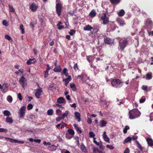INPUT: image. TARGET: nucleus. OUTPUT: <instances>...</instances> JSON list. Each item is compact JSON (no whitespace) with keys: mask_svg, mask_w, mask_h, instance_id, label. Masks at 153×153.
<instances>
[{"mask_svg":"<svg viewBox=\"0 0 153 153\" xmlns=\"http://www.w3.org/2000/svg\"><path fill=\"white\" fill-rule=\"evenodd\" d=\"M32 59H29V60H27V63L28 65H30L32 63Z\"/></svg>","mask_w":153,"mask_h":153,"instance_id":"obj_53","label":"nucleus"},{"mask_svg":"<svg viewBox=\"0 0 153 153\" xmlns=\"http://www.w3.org/2000/svg\"><path fill=\"white\" fill-rule=\"evenodd\" d=\"M62 8V6L60 4L58 3L56 4V12L58 16L61 15Z\"/></svg>","mask_w":153,"mask_h":153,"instance_id":"obj_5","label":"nucleus"},{"mask_svg":"<svg viewBox=\"0 0 153 153\" xmlns=\"http://www.w3.org/2000/svg\"><path fill=\"white\" fill-rule=\"evenodd\" d=\"M70 87L71 88H76V85L74 83H70Z\"/></svg>","mask_w":153,"mask_h":153,"instance_id":"obj_49","label":"nucleus"},{"mask_svg":"<svg viewBox=\"0 0 153 153\" xmlns=\"http://www.w3.org/2000/svg\"><path fill=\"white\" fill-rule=\"evenodd\" d=\"M18 98H19L20 100H22V97L21 93H19L18 94Z\"/></svg>","mask_w":153,"mask_h":153,"instance_id":"obj_51","label":"nucleus"},{"mask_svg":"<svg viewBox=\"0 0 153 153\" xmlns=\"http://www.w3.org/2000/svg\"><path fill=\"white\" fill-rule=\"evenodd\" d=\"M148 87L147 85H143L141 87L142 89L143 90L145 91L147 90Z\"/></svg>","mask_w":153,"mask_h":153,"instance_id":"obj_56","label":"nucleus"},{"mask_svg":"<svg viewBox=\"0 0 153 153\" xmlns=\"http://www.w3.org/2000/svg\"><path fill=\"white\" fill-rule=\"evenodd\" d=\"M96 13L95 10H93L89 14V16L91 17H93L96 15Z\"/></svg>","mask_w":153,"mask_h":153,"instance_id":"obj_22","label":"nucleus"},{"mask_svg":"<svg viewBox=\"0 0 153 153\" xmlns=\"http://www.w3.org/2000/svg\"><path fill=\"white\" fill-rule=\"evenodd\" d=\"M99 125L101 127H103L105 126L107 123V122L104 120H102L100 121V122L99 123Z\"/></svg>","mask_w":153,"mask_h":153,"instance_id":"obj_13","label":"nucleus"},{"mask_svg":"<svg viewBox=\"0 0 153 153\" xmlns=\"http://www.w3.org/2000/svg\"><path fill=\"white\" fill-rule=\"evenodd\" d=\"M72 79L71 76H69L67 78L64 79H63L62 81L65 82L69 83L70 81Z\"/></svg>","mask_w":153,"mask_h":153,"instance_id":"obj_27","label":"nucleus"},{"mask_svg":"<svg viewBox=\"0 0 153 153\" xmlns=\"http://www.w3.org/2000/svg\"><path fill=\"white\" fill-rule=\"evenodd\" d=\"M125 14V12L124 10H121L118 13V14L120 16H123Z\"/></svg>","mask_w":153,"mask_h":153,"instance_id":"obj_30","label":"nucleus"},{"mask_svg":"<svg viewBox=\"0 0 153 153\" xmlns=\"http://www.w3.org/2000/svg\"><path fill=\"white\" fill-rule=\"evenodd\" d=\"M68 69L67 68H65L63 69V72L62 73V74H64L65 76H68H68L70 75L68 74Z\"/></svg>","mask_w":153,"mask_h":153,"instance_id":"obj_26","label":"nucleus"},{"mask_svg":"<svg viewBox=\"0 0 153 153\" xmlns=\"http://www.w3.org/2000/svg\"><path fill=\"white\" fill-rule=\"evenodd\" d=\"M92 28H93L92 29L95 33H97L99 30L100 26L99 25H94Z\"/></svg>","mask_w":153,"mask_h":153,"instance_id":"obj_14","label":"nucleus"},{"mask_svg":"<svg viewBox=\"0 0 153 153\" xmlns=\"http://www.w3.org/2000/svg\"><path fill=\"white\" fill-rule=\"evenodd\" d=\"M84 77L83 75L82 74L81 75H79L77 76V79L79 78L80 79V80H82V82L85 83H86V82L85 81H84V80L83 79Z\"/></svg>","mask_w":153,"mask_h":153,"instance_id":"obj_43","label":"nucleus"},{"mask_svg":"<svg viewBox=\"0 0 153 153\" xmlns=\"http://www.w3.org/2000/svg\"><path fill=\"white\" fill-rule=\"evenodd\" d=\"M63 118L61 117V115H60L59 117H57L56 119V120L57 122H59L61 120H62Z\"/></svg>","mask_w":153,"mask_h":153,"instance_id":"obj_55","label":"nucleus"},{"mask_svg":"<svg viewBox=\"0 0 153 153\" xmlns=\"http://www.w3.org/2000/svg\"><path fill=\"white\" fill-rule=\"evenodd\" d=\"M102 19L103 21L102 24L105 25L107 24L109 22L108 18L107 17Z\"/></svg>","mask_w":153,"mask_h":153,"instance_id":"obj_31","label":"nucleus"},{"mask_svg":"<svg viewBox=\"0 0 153 153\" xmlns=\"http://www.w3.org/2000/svg\"><path fill=\"white\" fill-rule=\"evenodd\" d=\"M128 44V41L126 39H124L122 41H120L119 44L120 50L121 51H123L127 46Z\"/></svg>","mask_w":153,"mask_h":153,"instance_id":"obj_3","label":"nucleus"},{"mask_svg":"<svg viewBox=\"0 0 153 153\" xmlns=\"http://www.w3.org/2000/svg\"><path fill=\"white\" fill-rule=\"evenodd\" d=\"M5 38L9 41L11 39V37L9 35L7 34L5 36Z\"/></svg>","mask_w":153,"mask_h":153,"instance_id":"obj_50","label":"nucleus"},{"mask_svg":"<svg viewBox=\"0 0 153 153\" xmlns=\"http://www.w3.org/2000/svg\"><path fill=\"white\" fill-rule=\"evenodd\" d=\"M20 84L22 85L23 88L25 89V87L27 85V80L24 76H22L19 79Z\"/></svg>","mask_w":153,"mask_h":153,"instance_id":"obj_6","label":"nucleus"},{"mask_svg":"<svg viewBox=\"0 0 153 153\" xmlns=\"http://www.w3.org/2000/svg\"><path fill=\"white\" fill-rule=\"evenodd\" d=\"M57 102L59 103H66V101L65 99L62 97L59 98L57 100Z\"/></svg>","mask_w":153,"mask_h":153,"instance_id":"obj_12","label":"nucleus"},{"mask_svg":"<svg viewBox=\"0 0 153 153\" xmlns=\"http://www.w3.org/2000/svg\"><path fill=\"white\" fill-rule=\"evenodd\" d=\"M102 137L104 141L106 142H109V138L107 136L106 134V132L105 131L104 132L102 135Z\"/></svg>","mask_w":153,"mask_h":153,"instance_id":"obj_11","label":"nucleus"},{"mask_svg":"<svg viewBox=\"0 0 153 153\" xmlns=\"http://www.w3.org/2000/svg\"><path fill=\"white\" fill-rule=\"evenodd\" d=\"M129 152H130V150H129V149L128 148H127L126 149L124 153H129Z\"/></svg>","mask_w":153,"mask_h":153,"instance_id":"obj_64","label":"nucleus"},{"mask_svg":"<svg viewBox=\"0 0 153 153\" xmlns=\"http://www.w3.org/2000/svg\"><path fill=\"white\" fill-rule=\"evenodd\" d=\"M135 143L137 145V147L141 150V151L143 152L144 151L143 149H144V148L142 147L141 146L140 144L139 143V142L137 140L135 141Z\"/></svg>","mask_w":153,"mask_h":153,"instance_id":"obj_18","label":"nucleus"},{"mask_svg":"<svg viewBox=\"0 0 153 153\" xmlns=\"http://www.w3.org/2000/svg\"><path fill=\"white\" fill-rule=\"evenodd\" d=\"M87 60L89 62L92 63L93 61L94 57L92 56H87Z\"/></svg>","mask_w":153,"mask_h":153,"instance_id":"obj_23","label":"nucleus"},{"mask_svg":"<svg viewBox=\"0 0 153 153\" xmlns=\"http://www.w3.org/2000/svg\"><path fill=\"white\" fill-rule=\"evenodd\" d=\"M141 113L137 108L133 109L129 112V118L130 119H133L139 117Z\"/></svg>","mask_w":153,"mask_h":153,"instance_id":"obj_1","label":"nucleus"},{"mask_svg":"<svg viewBox=\"0 0 153 153\" xmlns=\"http://www.w3.org/2000/svg\"><path fill=\"white\" fill-rule=\"evenodd\" d=\"M76 31L74 30H71L70 32H69V33L71 36H73V35L75 34Z\"/></svg>","mask_w":153,"mask_h":153,"instance_id":"obj_45","label":"nucleus"},{"mask_svg":"<svg viewBox=\"0 0 153 153\" xmlns=\"http://www.w3.org/2000/svg\"><path fill=\"white\" fill-rule=\"evenodd\" d=\"M146 98L145 97H143L140 100L139 102L140 103H143L144 102L146 101Z\"/></svg>","mask_w":153,"mask_h":153,"instance_id":"obj_46","label":"nucleus"},{"mask_svg":"<svg viewBox=\"0 0 153 153\" xmlns=\"http://www.w3.org/2000/svg\"><path fill=\"white\" fill-rule=\"evenodd\" d=\"M9 10L11 12H14L15 11V10L13 6L10 5H9Z\"/></svg>","mask_w":153,"mask_h":153,"instance_id":"obj_35","label":"nucleus"},{"mask_svg":"<svg viewBox=\"0 0 153 153\" xmlns=\"http://www.w3.org/2000/svg\"><path fill=\"white\" fill-rule=\"evenodd\" d=\"M92 121L91 118H88L87 120V122L88 124H91L92 123Z\"/></svg>","mask_w":153,"mask_h":153,"instance_id":"obj_62","label":"nucleus"},{"mask_svg":"<svg viewBox=\"0 0 153 153\" xmlns=\"http://www.w3.org/2000/svg\"><path fill=\"white\" fill-rule=\"evenodd\" d=\"M7 129H4L3 128H0V132H4L7 131Z\"/></svg>","mask_w":153,"mask_h":153,"instance_id":"obj_61","label":"nucleus"},{"mask_svg":"<svg viewBox=\"0 0 153 153\" xmlns=\"http://www.w3.org/2000/svg\"><path fill=\"white\" fill-rule=\"evenodd\" d=\"M48 71H45V72L44 77L47 78L48 77Z\"/></svg>","mask_w":153,"mask_h":153,"instance_id":"obj_57","label":"nucleus"},{"mask_svg":"<svg viewBox=\"0 0 153 153\" xmlns=\"http://www.w3.org/2000/svg\"><path fill=\"white\" fill-rule=\"evenodd\" d=\"M53 111L52 109H49L47 111V114L49 115H52L53 114Z\"/></svg>","mask_w":153,"mask_h":153,"instance_id":"obj_39","label":"nucleus"},{"mask_svg":"<svg viewBox=\"0 0 153 153\" xmlns=\"http://www.w3.org/2000/svg\"><path fill=\"white\" fill-rule=\"evenodd\" d=\"M69 113V111L68 110H67L63 114L60 115L63 120H64L65 117H67Z\"/></svg>","mask_w":153,"mask_h":153,"instance_id":"obj_17","label":"nucleus"},{"mask_svg":"<svg viewBox=\"0 0 153 153\" xmlns=\"http://www.w3.org/2000/svg\"><path fill=\"white\" fill-rule=\"evenodd\" d=\"M73 126L78 133L81 134L82 133V131L79 129V128L77 126V125L76 124H74Z\"/></svg>","mask_w":153,"mask_h":153,"instance_id":"obj_21","label":"nucleus"},{"mask_svg":"<svg viewBox=\"0 0 153 153\" xmlns=\"http://www.w3.org/2000/svg\"><path fill=\"white\" fill-rule=\"evenodd\" d=\"M89 137L90 138L95 137V134L93 131H90L89 133Z\"/></svg>","mask_w":153,"mask_h":153,"instance_id":"obj_44","label":"nucleus"},{"mask_svg":"<svg viewBox=\"0 0 153 153\" xmlns=\"http://www.w3.org/2000/svg\"><path fill=\"white\" fill-rule=\"evenodd\" d=\"M7 100L9 102L11 103L12 102L13 98L11 96L9 95L7 97Z\"/></svg>","mask_w":153,"mask_h":153,"instance_id":"obj_42","label":"nucleus"},{"mask_svg":"<svg viewBox=\"0 0 153 153\" xmlns=\"http://www.w3.org/2000/svg\"><path fill=\"white\" fill-rule=\"evenodd\" d=\"M94 153H99L100 151L99 149L96 147H94L93 148Z\"/></svg>","mask_w":153,"mask_h":153,"instance_id":"obj_37","label":"nucleus"},{"mask_svg":"<svg viewBox=\"0 0 153 153\" xmlns=\"http://www.w3.org/2000/svg\"><path fill=\"white\" fill-rule=\"evenodd\" d=\"M93 29L92 27L89 25L84 27L83 28V30L85 31H90Z\"/></svg>","mask_w":153,"mask_h":153,"instance_id":"obj_20","label":"nucleus"},{"mask_svg":"<svg viewBox=\"0 0 153 153\" xmlns=\"http://www.w3.org/2000/svg\"><path fill=\"white\" fill-rule=\"evenodd\" d=\"M38 7V5L34 3H32L29 6L30 9L32 12H36Z\"/></svg>","mask_w":153,"mask_h":153,"instance_id":"obj_8","label":"nucleus"},{"mask_svg":"<svg viewBox=\"0 0 153 153\" xmlns=\"http://www.w3.org/2000/svg\"><path fill=\"white\" fill-rule=\"evenodd\" d=\"M129 129V127L128 126H125L123 130V133L126 134L128 130Z\"/></svg>","mask_w":153,"mask_h":153,"instance_id":"obj_41","label":"nucleus"},{"mask_svg":"<svg viewBox=\"0 0 153 153\" xmlns=\"http://www.w3.org/2000/svg\"><path fill=\"white\" fill-rule=\"evenodd\" d=\"M146 23L149 25L150 27L152 26V21L150 19H148L146 22Z\"/></svg>","mask_w":153,"mask_h":153,"instance_id":"obj_34","label":"nucleus"},{"mask_svg":"<svg viewBox=\"0 0 153 153\" xmlns=\"http://www.w3.org/2000/svg\"><path fill=\"white\" fill-rule=\"evenodd\" d=\"M5 139L6 140H9V141L12 143H16V140L14 139H13L10 138L8 137H5Z\"/></svg>","mask_w":153,"mask_h":153,"instance_id":"obj_33","label":"nucleus"},{"mask_svg":"<svg viewBox=\"0 0 153 153\" xmlns=\"http://www.w3.org/2000/svg\"><path fill=\"white\" fill-rule=\"evenodd\" d=\"M61 128H63L65 126L66 123H63V122H62L61 123Z\"/></svg>","mask_w":153,"mask_h":153,"instance_id":"obj_63","label":"nucleus"},{"mask_svg":"<svg viewBox=\"0 0 153 153\" xmlns=\"http://www.w3.org/2000/svg\"><path fill=\"white\" fill-rule=\"evenodd\" d=\"M75 117L77 119L78 121L80 122L81 121L80 114L77 112H76L75 113Z\"/></svg>","mask_w":153,"mask_h":153,"instance_id":"obj_24","label":"nucleus"},{"mask_svg":"<svg viewBox=\"0 0 153 153\" xmlns=\"http://www.w3.org/2000/svg\"><path fill=\"white\" fill-rule=\"evenodd\" d=\"M34 141L38 143H40L41 142V140L39 139H34Z\"/></svg>","mask_w":153,"mask_h":153,"instance_id":"obj_60","label":"nucleus"},{"mask_svg":"<svg viewBox=\"0 0 153 153\" xmlns=\"http://www.w3.org/2000/svg\"><path fill=\"white\" fill-rule=\"evenodd\" d=\"M62 68L60 65H58L56 66L53 69V71L55 72H60L61 71Z\"/></svg>","mask_w":153,"mask_h":153,"instance_id":"obj_19","label":"nucleus"},{"mask_svg":"<svg viewBox=\"0 0 153 153\" xmlns=\"http://www.w3.org/2000/svg\"><path fill=\"white\" fill-rule=\"evenodd\" d=\"M6 121L7 123H12L13 122L12 118L9 117H7Z\"/></svg>","mask_w":153,"mask_h":153,"instance_id":"obj_32","label":"nucleus"},{"mask_svg":"<svg viewBox=\"0 0 153 153\" xmlns=\"http://www.w3.org/2000/svg\"><path fill=\"white\" fill-rule=\"evenodd\" d=\"M106 17V14L105 13H103L101 15V19H103Z\"/></svg>","mask_w":153,"mask_h":153,"instance_id":"obj_52","label":"nucleus"},{"mask_svg":"<svg viewBox=\"0 0 153 153\" xmlns=\"http://www.w3.org/2000/svg\"><path fill=\"white\" fill-rule=\"evenodd\" d=\"M152 77L153 76L152 74V73H151L150 74L147 73L146 74V78L147 79H152Z\"/></svg>","mask_w":153,"mask_h":153,"instance_id":"obj_29","label":"nucleus"},{"mask_svg":"<svg viewBox=\"0 0 153 153\" xmlns=\"http://www.w3.org/2000/svg\"><path fill=\"white\" fill-rule=\"evenodd\" d=\"M33 108V105L31 104H29L27 107V109L28 110H30Z\"/></svg>","mask_w":153,"mask_h":153,"instance_id":"obj_48","label":"nucleus"},{"mask_svg":"<svg viewBox=\"0 0 153 153\" xmlns=\"http://www.w3.org/2000/svg\"><path fill=\"white\" fill-rule=\"evenodd\" d=\"M106 147L111 150H113L114 149V147L110 145H107L106 146Z\"/></svg>","mask_w":153,"mask_h":153,"instance_id":"obj_47","label":"nucleus"},{"mask_svg":"<svg viewBox=\"0 0 153 153\" xmlns=\"http://www.w3.org/2000/svg\"><path fill=\"white\" fill-rule=\"evenodd\" d=\"M26 107L23 106L21 108L18 112L19 117L20 118H23L25 115Z\"/></svg>","mask_w":153,"mask_h":153,"instance_id":"obj_4","label":"nucleus"},{"mask_svg":"<svg viewBox=\"0 0 153 153\" xmlns=\"http://www.w3.org/2000/svg\"><path fill=\"white\" fill-rule=\"evenodd\" d=\"M146 140L149 146H153V140L151 138H148L146 139Z\"/></svg>","mask_w":153,"mask_h":153,"instance_id":"obj_16","label":"nucleus"},{"mask_svg":"<svg viewBox=\"0 0 153 153\" xmlns=\"http://www.w3.org/2000/svg\"><path fill=\"white\" fill-rule=\"evenodd\" d=\"M16 143H18L19 144H24V142L23 141H21L19 140H16Z\"/></svg>","mask_w":153,"mask_h":153,"instance_id":"obj_59","label":"nucleus"},{"mask_svg":"<svg viewBox=\"0 0 153 153\" xmlns=\"http://www.w3.org/2000/svg\"><path fill=\"white\" fill-rule=\"evenodd\" d=\"M54 84L53 83H51V85L48 86V88L50 89L51 88H53V87L54 86Z\"/></svg>","mask_w":153,"mask_h":153,"instance_id":"obj_54","label":"nucleus"},{"mask_svg":"<svg viewBox=\"0 0 153 153\" xmlns=\"http://www.w3.org/2000/svg\"><path fill=\"white\" fill-rule=\"evenodd\" d=\"M73 68L74 70L75 71H76L77 70H79V66L77 63H76L74 65Z\"/></svg>","mask_w":153,"mask_h":153,"instance_id":"obj_40","label":"nucleus"},{"mask_svg":"<svg viewBox=\"0 0 153 153\" xmlns=\"http://www.w3.org/2000/svg\"><path fill=\"white\" fill-rule=\"evenodd\" d=\"M56 114L57 115H59L61 112V111L59 109H58L56 110Z\"/></svg>","mask_w":153,"mask_h":153,"instance_id":"obj_58","label":"nucleus"},{"mask_svg":"<svg viewBox=\"0 0 153 153\" xmlns=\"http://www.w3.org/2000/svg\"><path fill=\"white\" fill-rule=\"evenodd\" d=\"M112 4H117L121 0H109Z\"/></svg>","mask_w":153,"mask_h":153,"instance_id":"obj_28","label":"nucleus"},{"mask_svg":"<svg viewBox=\"0 0 153 153\" xmlns=\"http://www.w3.org/2000/svg\"><path fill=\"white\" fill-rule=\"evenodd\" d=\"M123 82L118 79H113L111 81L112 85L114 88H120L123 85Z\"/></svg>","mask_w":153,"mask_h":153,"instance_id":"obj_2","label":"nucleus"},{"mask_svg":"<svg viewBox=\"0 0 153 153\" xmlns=\"http://www.w3.org/2000/svg\"><path fill=\"white\" fill-rule=\"evenodd\" d=\"M104 42L108 45H111L114 43V41L113 39L108 37L104 38Z\"/></svg>","mask_w":153,"mask_h":153,"instance_id":"obj_10","label":"nucleus"},{"mask_svg":"<svg viewBox=\"0 0 153 153\" xmlns=\"http://www.w3.org/2000/svg\"><path fill=\"white\" fill-rule=\"evenodd\" d=\"M3 114L5 116H7L8 117L11 114L10 112L7 110H5L4 111Z\"/></svg>","mask_w":153,"mask_h":153,"instance_id":"obj_38","label":"nucleus"},{"mask_svg":"<svg viewBox=\"0 0 153 153\" xmlns=\"http://www.w3.org/2000/svg\"><path fill=\"white\" fill-rule=\"evenodd\" d=\"M80 148L82 152H84L86 153L87 152L86 147L83 143H81V145L80 146Z\"/></svg>","mask_w":153,"mask_h":153,"instance_id":"obj_15","label":"nucleus"},{"mask_svg":"<svg viewBox=\"0 0 153 153\" xmlns=\"http://www.w3.org/2000/svg\"><path fill=\"white\" fill-rule=\"evenodd\" d=\"M132 138L130 137H128L126 138L124 140L123 143L124 144L126 143H128V142H131Z\"/></svg>","mask_w":153,"mask_h":153,"instance_id":"obj_25","label":"nucleus"},{"mask_svg":"<svg viewBox=\"0 0 153 153\" xmlns=\"http://www.w3.org/2000/svg\"><path fill=\"white\" fill-rule=\"evenodd\" d=\"M43 92V90L42 88L39 87V88L37 89L36 92L35 96L37 98H40V96L41 95Z\"/></svg>","mask_w":153,"mask_h":153,"instance_id":"obj_7","label":"nucleus"},{"mask_svg":"<svg viewBox=\"0 0 153 153\" xmlns=\"http://www.w3.org/2000/svg\"><path fill=\"white\" fill-rule=\"evenodd\" d=\"M68 131V133L71 135H74V130L72 129H69Z\"/></svg>","mask_w":153,"mask_h":153,"instance_id":"obj_36","label":"nucleus"},{"mask_svg":"<svg viewBox=\"0 0 153 153\" xmlns=\"http://www.w3.org/2000/svg\"><path fill=\"white\" fill-rule=\"evenodd\" d=\"M117 21L120 27H123L126 24L125 21L123 18H118Z\"/></svg>","mask_w":153,"mask_h":153,"instance_id":"obj_9","label":"nucleus"}]
</instances>
